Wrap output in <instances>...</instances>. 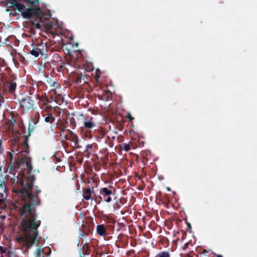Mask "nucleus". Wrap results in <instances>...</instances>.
Masks as SVG:
<instances>
[{"label":"nucleus","mask_w":257,"mask_h":257,"mask_svg":"<svg viewBox=\"0 0 257 257\" xmlns=\"http://www.w3.org/2000/svg\"><path fill=\"white\" fill-rule=\"evenodd\" d=\"M18 181L22 188L16 192L21 199L28 202L25 203L20 209V214L22 217V225L23 231L25 233V241L27 244L26 252H28L36 241L38 236V229L41 224V221L38 219L35 207L40 204V199L37 195L30 192L33 188L35 180L34 176H22L20 179L17 177Z\"/></svg>","instance_id":"obj_1"},{"label":"nucleus","mask_w":257,"mask_h":257,"mask_svg":"<svg viewBox=\"0 0 257 257\" xmlns=\"http://www.w3.org/2000/svg\"><path fill=\"white\" fill-rule=\"evenodd\" d=\"M7 8H12L21 13L22 17L26 19L34 18L35 21L44 23L50 16L44 17L42 10L40 8L39 0H6Z\"/></svg>","instance_id":"obj_2"},{"label":"nucleus","mask_w":257,"mask_h":257,"mask_svg":"<svg viewBox=\"0 0 257 257\" xmlns=\"http://www.w3.org/2000/svg\"><path fill=\"white\" fill-rule=\"evenodd\" d=\"M10 157V162L8 166L9 173L13 174L14 172L17 171L18 169L22 166V169H25V167H29L30 165V158L28 156L20 159L18 161L13 162V155L10 152H8Z\"/></svg>","instance_id":"obj_3"},{"label":"nucleus","mask_w":257,"mask_h":257,"mask_svg":"<svg viewBox=\"0 0 257 257\" xmlns=\"http://www.w3.org/2000/svg\"><path fill=\"white\" fill-rule=\"evenodd\" d=\"M46 44L41 41L37 44H33L32 45V48H29V53L35 57H37L39 55L42 56L46 55L45 52V49L46 48Z\"/></svg>","instance_id":"obj_4"},{"label":"nucleus","mask_w":257,"mask_h":257,"mask_svg":"<svg viewBox=\"0 0 257 257\" xmlns=\"http://www.w3.org/2000/svg\"><path fill=\"white\" fill-rule=\"evenodd\" d=\"M99 194L101 196L98 197L100 200L103 199L104 201L108 203L111 201L112 199L110 196L112 195V192L111 189L106 187H102L99 190Z\"/></svg>","instance_id":"obj_5"},{"label":"nucleus","mask_w":257,"mask_h":257,"mask_svg":"<svg viewBox=\"0 0 257 257\" xmlns=\"http://www.w3.org/2000/svg\"><path fill=\"white\" fill-rule=\"evenodd\" d=\"M34 100L30 96L23 98L20 101V106L24 110H29L34 107Z\"/></svg>","instance_id":"obj_6"},{"label":"nucleus","mask_w":257,"mask_h":257,"mask_svg":"<svg viewBox=\"0 0 257 257\" xmlns=\"http://www.w3.org/2000/svg\"><path fill=\"white\" fill-rule=\"evenodd\" d=\"M70 78L77 84H82L85 82L84 78H82L81 73H80L78 70H75V71H71V74H69Z\"/></svg>","instance_id":"obj_7"},{"label":"nucleus","mask_w":257,"mask_h":257,"mask_svg":"<svg viewBox=\"0 0 257 257\" xmlns=\"http://www.w3.org/2000/svg\"><path fill=\"white\" fill-rule=\"evenodd\" d=\"M93 228L90 225L82 224L79 229V238H86L92 233Z\"/></svg>","instance_id":"obj_8"},{"label":"nucleus","mask_w":257,"mask_h":257,"mask_svg":"<svg viewBox=\"0 0 257 257\" xmlns=\"http://www.w3.org/2000/svg\"><path fill=\"white\" fill-rule=\"evenodd\" d=\"M17 77L14 74L9 75V77L7 80V84L9 89V91L11 93H14L15 92L17 83L16 80Z\"/></svg>","instance_id":"obj_9"},{"label":"nucleus","mask_w":257,"mask_h":257,"mask_svg":"<svg viewBox=\"0 0 257 257\" xmlns=\"http://www.w3.org/2000/svg\"><path fill=\"white\" fill-rule=\"evenodd\" d=\"M83 129H85L86 131H90V129H92L96 126V123L94 121V118L92 116H86L84 118L83 120Z\"/></svg>","instance_id":"obj_10"},{"label":"nucleus","mask_w":257,"mask_h":257,"mask_svg":"<svg viewBox=\"0 0 257 257\" xmlns=\"http://www.w3.org/2000/svg\"><path fill=\"white\" fill-rule=\"evenodd\" d=\"M40 115L38 112L36 113L32 117L29 121V130L33 131L36 127L37 124L39 122Z\"/></svg>","instance_id":"obj_11"},{"label":"nucleus","mask_w":257,"mask_h":257,"mask_svg":"<svg viewBox=\"0 0 257 257\" xmlns=\"http://www.w3.org/2000/svg\"><path fill=\"white\" fill-rule=\"evenodd\" d=\"M40 115L38 112L36 113L32 117L29 121V130L33 131L36 127L37 124L39 122Z\"/></svg>","instance_id":"obj_12"},{"label":"nucleus","mask_w":257,"mask_h":257,"mask_svg":"<svg viewBox=\"0 0 257 257\" xmlns=\"http://www.w3.org/2000/svg\"><path fill=\"white\" fill-rule=\"evenodd\" d=\"M45 58H47L48 59V61L46 62V63H49V64H50L51 63L53 65H55L56 63H58L59 62H61L62 61V59H61V57L59 56V54H57V53H55L54 54L52 58L51 59H49L48 58V57L47 56V55H45Z\"/></svg>","instance_id":"obj_13"},{"label":"nucleus","mask_w":257,"mask_h":257,"mask_svg":"<svg viewBox=\"0 0 257 257\" xmlns=\"http://www.w3.org/2000/svg\"><path fill=\"white\" fill-rule=\"evenodd\" d=\"M80 247L79 254L81 257H84L85 255H89L91 251L89 244L83 245Z\"/></svg>","instance_id":"obj_14"},{"label":"nucleus","mask_w":257,"mask_h":257,"mask_svg":"<svg viewBox=\"0 0 257 257\" xmlns=\"http://www.w3.org/2000/svg\"><path fill=\"white\" fill-rule=\"evenodd\" d=\"M71 64L70 63H64L62 61L61 62V64H57V70L59 72H66V70H68V66H71Z\"/></svg>","instance_id":"obj_15"},{"label":"nucleus","mask_w":257,"mask_h":257,"mask_svg":"<svg viewBox=\"0 0 257 257\" xmlns=\"http://www.w3.org/2000/svg\"><path fill=\"white\" fill-rule=\"evenodd\" d=\"M43 116L44 117V121L47 123L52 124L55 121V117L51 113H48L47 114H45L44 113Z\"/></svg>","instance_id":"obj_16"},{"label":"nucleus","mask_w":257,"mask_h":257,"mask_svg":"<svg viewBox=\"0 0 257 257\" xmlns=\"http://www.w3.org/2000/svg\"><path fill=\"white\" fill-rule=\"evenodd\" d=\"M96 232L100 236H103L106 234V229L103 224L98 225L96 226Z\"/></svg>","instance_id":"obj_17"},{"label":"nucleus","mask_w":257,"mask_h":257,"mask_svg":"<svg viewBox=\"0 0 257 257\" xmlns=\"http://www.w3.org/2000/svg\"><path fill=\"white\" fill-rule=\"evenodd\" d=\"M28 137H26L23 141L22 147H23V152H25L26 154H28L29 152V148L28 144Z\"/></svg>","instance_id":"obj_18"},{"label":"nucleus","mask_w":257,"mask_h":257,"mask_svg":"<svg viewBox=\"0 0 257 257\" xmlns=\"http://www.w3.org/2000/svg\"><path fill=\"white\" fill-rule=\"evenodd\" d=\"M91 191L90 188H87L83 191V197L84 199L88 200L91 198Z\"/></svg>","instance_id":"obj_19"},{"label":"nucleus","mask_w":257,"mask_h":257,"mask_svg":"<svg viewBox=\"0 0 257 257\" xmlns=\"http://www.w3.org/2000/svg\"><path fill=\"white\" fill-rule=\"evenodd\" d=\"M68 63H70L71 64V66H68V70H66V72H67L68 73H70L71 74V71H75V70H73V68H74L75 70H77V68H78L80 66L78 65L77 64H75L74 62H73L72 61H71L70 62H68Z\"/></svg>","instance_id":"obj_20"},{"label":"nucleus","mask_w":257,"mask_h":257,"mask_svg":"<svg viewBox=\"0 0 257 257\" xmlns=\"http://www.w3.org/2000/svg\"><path fill=\"white\" fill-rule=\"evenodd\" d=\"M43 253V249L40 247L37 248L34 252V257H45L42 253Z\"/></svg>","instance_id":"obj_21"},{"label":"nucleus","mask_w":257,"mask_h":257,"mask_svg":"<svg viewBox=\"0 0 257 257\" xmlns=\"http://www.w3.org/2000/svg\"><path fill=\"white\" fill-rule=\"evenodd\" d=\"M155 257H170L169 251H162L159 252Z\"/></svg>","instance_id":"obj_22"},{"label":"nucleus","mask_w":257,"mask_h":257,"mask_svg":"<svg viewBox=\"0 0 257 257\" xmlns=\"http://www.w3.org/2000/svg\"><path fill=\"white\" fill-rule=\"evenodd\" d=\"M122 148L123 150H124L126 152H128L131 150V147L130 145L126 144H123Z\"/></svg>","instance_id":"obj_23"},{"label":"nucleus","mask_w":257,"mask_h":257,"mask_svg":"<svg viewBox=\"0 0 257 257\" xmlns=\"http://www.w3.org/2000/svg\"><path fill=\"white\" fill-rule=\"evenodd\" d=\"M92 148V145H91V144H88L86 146V149L85 150V152L88 156H89V155L90 154V152H89V150L91 149Z\"/></svg>","instance_id":"obj_24"},{"label":"nucleus","mask_w":257,"mask_h":257,"mask_svg":"<svg viewBox=\"0 0 257 257\" xmlns=\"http://www.w3.org/2000/svg\"><path fill=\"white\" fill-rule=\"evenodd\" d=\"M81 238L82 239V240L80 242V246L88 244V243L87 241L86 238Z\"/></svg>","instance_id":"obj_25"},{"label":"nucleus","mask_w":257,"mask_h":257,"mask_svg":"<svg viewBox=\"0 0 257 257\" xmlns=\"http://www.w3.org/2000/svg\"><path fill=\"white\" fill-rule=\"evenodd\" d=\"M197 255L195 254L193 251H190L186 254L185 257H197Z\"/></svg>","instance_id":"obj_26"},{"label":"nucleus","mask_w":257,"mask_h":257,"mask_svg":"<svg viewBox=\"0 0 257 257\" xmlns=\"http://www.w3.org/2000/svg\"><path fill=\"white\" fill-rule=\"evenodd\" d=\"M91 241V246L94 247L96 245H97L98 240L93 238L90 239Z\"/></svg>","instance_id":"obj_27"},{"label":"nucleus","mask_w":257,"mask_h":257,"mask_svg":"<svg viewBox=\"0 0 257 257\" xmlns=\"http://www.w3.org/2000/svg\"><path fill=\"white\" fill-rule=\"evenodd\" d=\"M85 138H86L88 139H90L92 138V135L90 131H86V133L85 135Z\"/></svg>","instance_id":"obj_28"},{"label":"nucleus","mask_w":257,"mask_h":257,"mask_svg":"<svg viewBox=\"0 0 257 257\" xmlns=\"http://www.w3.org/2000/svg\"><path fill=\"white\" fill-rule=\"evenodd\" d=\"M33 25L35 26V27L38 29H41V25L39 23H37L35 22V21L32 22Z\"/></svg>","instance_id":"obj_29"},{"label":"nucleus","mask_w":257,"mask_h":257,"mask_svg":"<svg viewBox=\"0 0 257 257\" xmlns=\"http://www.w3.org/2000/svg\"><path fill=\"white\" fill-rule=\"evenodd\" d=\"M3 197H4L3 193L0 192V204L2 203L4 201Z\"/></svg>","instance_id":"obj_30"},{"label":"nucleus","mask_w":257,"mask_h":257,"mask_svg":"<svg viewBox=\"0 0 257 257\" xmlns=\"http://www.w3.org/2000/svg\"><path fill=\"white\" fill-rule=\"evenodd\" d=\"M126 117L130 119V121H132V120L134 119V117L132 116L131 115L130 113H128Z\"/></svg>","instance_id":"obj_31"},{"label":"nucleus","mask_w":257,"mask_h":257,"mask_svg":"<svg viewBox=\"0 0 257 257\" xmlns=\"http://www.w3.org/2000/svg\"><path fill=\"white\" fill-rule=\"evenodd\" d=\"M70 122L72 124L73 126L75 125V119L74 118H71L70 119Z\"/></svg>","instance_id":"obj_32"},{"label":"nucleus","mask_w":257,"mask_h":257,"mask_svg":"<svg viewBox=\"0 0 257 257\" xmlns=\"http://www.w3.org/2000/svg\"><path fill=\"white\" fill-rule=\"evenodd\" d=\"M5 252L6 250L2 246H0V253H3Z\"/></svg>","instance_id":"obj_33"},{"label":"nucleus","mask_w":257,"mask_h":257,"mask_svg":"<svg viewBox=\"0 0 257 257\" xmlns=\"http://www.w3.org/2000/svg\"><path fill=\"white\" fill-rule=\"evenodd\" d=\"M111 94V92L110 91H107V92H106V99L107 100L108 97H109V95Z\"/></svg>","instance_id":"obj_34"},{"label":"nucleus","mask_w":257,"mask_h":257,"mask_svg":"<svg viewBox=\"0 0 257 257\" xmlns=\"http://www.w3.org/2000/svg\"><path fill=\"white\" fill-rule=\"evenodd\" d=\"M57 84H58V83H56V82H53V84H51V85L52 86H53L54 87H55H55H57Z\"/></svg>","instance_id":"obj_35"},{"label":"nucleus","mask_w":257,"mask_h":257,"mask_svg":"<svg viewBox=\"0 0 257 257\" xmlns=\"http://www.w3.org/2000/svg\"><path fill=\"white\" fill-rule=\"evenodd\" d=\"M36 188H37V189L36 190V193L37 194L40 193L41 192V191L40 189H38V187L37 186H36Z\"/></svg>","instance_id":"obj_36"},{"label":"nucleus","mask_w":257,"mask_h":257,"mask_svg":"<svg viewBox=\"0 0 257 257\" xmlns=\"http://www.w3.org/2000/svg\"><path fill=\"white\" fill-rule=\"evenodd\" d=\"M2 141L1 140H0V154L1 153V151H2Z\"/></svg>","instance_id":"obj_37"},{"label":"nucleus","mask_w":257,"mask_h":257,"mask_svg":"<svg viewBox=\"0 0 257 257\" xmlns=\"http://www.w3.org/2000/svg\"><path fill=\"white\" fill-rule=\"evenodd\" d=\"M16 120H15V119H13V120H11V123L12 124H14L15 123H16Z\"/></svg>","instance_id":"obj_38"},{"label":"nucleus","mask_w":257,"mask_h":257,"mask_svg":"<svg viewBox=\"0 0 257 257\" xmlns=\"http://www.w3.org/2000/svg\"><path fill=\"white\" fill-rule=\"evenodd\" d=\"M96 78H99L100 77V74H98L97 73V72H96Z\"/></svg>","instance_id":"obj_39"},{"label":"nucleus","mask_w":257,"mask_h":257,"mask_svg":"<svg viewBox=\"0 0 257 257\" xmlns=\"http://www.w3.org/2000/svg\"><path fill=\"white\" fill-rule=\"evenodd\" d=\"M4 66V65H3V64H2V65H0V73H1V72H2V69H1V67H2V66Z\"/></svg>","instance_id":"obj_40"},{"label":"nucleus","mask_w":257,"mask_h":257,"mask_svg":"<svg viewBox=\"0 0 257 257\" xmlns=\"http://www.w3.org/2000/svg\"><path fill=\"white\" fill-rule=\"evenodd\" d=\"M216 257H222V256L220 254H217Z\"/></svg>","instance_id":"obj_41"},{"label":"nucleus","mask_w":257,"mask_h":257,"mask_svg":"<svg viewBox=\"0 0 257 257\" xmlns=\"http://www.w3.org/2000/svg\"><path fill=\"white\" fill-rule=\"evenodd\" d=\"M188 226L189 228H191V224L190 223H188Z\"/></svg>","instance_id":"obj_42"},{"label":"nucleus","mask_w":257,"mask_h":257,"mask_svg":"<svg viewBox=\"0 0 257 257\" xmlns=\"http://www.w3.org/2000/svg\"><path fill=\"white\" fill-rule=\"evenodd\" d=\"M31 33L33 34H35V32H34V31L33 30H31Z\"/></svg>","instance_id":"obj_43"},{"label":"nucleus","mask_w":257,"mask_h":257,"mask_svg":"<svg viewBox=\"0 0 257 257\" xmlns=\"http://www.w3.org/2000/svg\"><path fill=\"white\" fill-rule=\"evenodd\" d=\"M188 245V244L187 243L185 244V247H187V246Z\"/></svg>","instance_id":"obj_44"},{"label":"nucleus","mask_w":257,"mask_h":257,"mask_svg":"<svg viewBox=\"0 0 257 257\" xmlns=\"http://www.w3.org/2000/svg\"><path fill=\"white\" fill-rule=\"evenodd\" d=\"M109 188H111V189L113 188V187L112 186H110Z\"/></svg>","instance_id":"obj_45"},{"label":"nucleus","mask_w":257,"mask_h":257,"mask_svg":"<svg viewBox=\"0 0 257 257\" xmlns=\"http://www.w3.org/2000/svg\"><path fill=\"white\" fill-rule=\"evenodd\" d=\"M13 180H14V182L15 181V179H13Z\"/></svg>","instance_id":"obj_46"},{"label":"nucleus","mask_w":257,"mask_h":257,"mask_svg":"<svg viewBox=\"0 0 257 257\" xmlns=\"http://www.w3.org/2000/svg\"><path fill=\"white\" fill-rule=\"evenodd\" d=\"M50 127L52 128V126H50ZM52 131H53V129L51 128Z\"/></svg>","instance_id":"obj_47"}]
</instances>
